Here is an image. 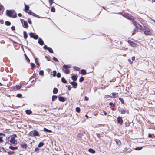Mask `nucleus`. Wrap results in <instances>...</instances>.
Here are the masks:
<instances>
[{
  "instance_id": "f704fd0d",
  "label": "nucleus",
  "mask_w": 155,
  "mask_h": 155,
  "mask_svg": "<svg viewBox=\"0 0 155 155\" xmlns=\"http://www.w3.org/2000/svg\"><path fill=\"white\" fill-rule=\"evenodd\" d=\"M62 70L67 74H68L70 73V70H69V69H67L64 70L63 69H62Z\"/></svg>"
},
{
  "instance_id": "4d7b16f0",
  "label": "nucleus",
  "mask_w": 155,
  "mask_h": 155,
  "mask_svg": "<svg viewBox=\"0 0 155 155\" xmlns=\"http://www.w3.org/2000/svg\"><path fill=\"white\" fill-rule=\"evenodd\" d=\"M12 137L14 138H16L17 137V135L16 134H14L12 135H11Z\"/></svg>"
},
{
  "instance_id": "4c0bfd02",
  "label": "nucleus",
  "mask_w": 155,
  "mask_h": 155,
  "mask_svg": "<svg viewBox=\"0 0 155 155\" xmlns=\"http://www.w3.org/2000/svg\"><path fill=\"white\" fill-rule=\"evenodd\" d=\"M143 148V147H136L135 150H141Z\"/></svg>"
},
{
  "instance_id": "680f3d73",
  "label": "nucleus",
  "mask_w": 155,
  "mask_h": 155,
  "mask_svg": "<svg viewBox=\"0 0 155 155\" xmlns=\"http://www.w3.org/2000/svg\"><path fill=\"white\" fill-rule=\"evenodd\" d=\"M48 47L46 45H45L43 46V48L44 49L47 50Z\"/></svg>"
},
{
  "instance_id": "7c9ffc66",
  "label": "nucleus",
  "mask_w": 155,
  "mask_h": 155,
  "mask_svg": "<svg viewBox=\"0 0 155 155\" xmlns=\"http://www.w3.org/2000/svg\"><path fill=\"white\" fill-rule=\"evenodd\" d=\"M44 143L42 142H40L38 145V147L39 148L41 147L44 145Z\"/></svg>"
},
{
  "instance_id": "39448f33",
  "label": "nucleus",
  "mask_w": 155,
  "mask_h": 155,
  "mask_svg": "<svg viewBox=\"0 0 155 155\" xmlns=\"http://www.w3.org/2000/svg\"><path fill=\"white\" fill-rule=\"evenodd\" d=\"M30 37L33 38L34 39L36 40L38 38V36L35 33L31 32L29 33Z\"/></svg>"
},
{
  "instance_id": "bf43d9fd",
  "label": "nucleus",
  "mask_w": 155,
  "mask_h": 155,
  "mask_svg": "<svg viewBox=\"0 0 155 155\" xmlns=\"http://www.w3.org/2000/svg\"><path fill=\"white\" fill-rule=\"evenodd\" d=\"M53 60L54 61H56V62H58L59 61L57 59V58L55 57H53Z\"/></svg>"
},
{
  "instance_id": "a19ab883",
  "label": "nucleus",
  "mask_w": 155,
  "mask_h": 155,
  "mask_svg": "<svg viewBox=\"0 0 155 155\" xmlns=\"http://www.w3.org/2000/svg\"><path fill=\"white\" fill-rule=\"evenodd\" d=\"M109 104L111 107H114L116 105V104L115 102L113 103V102H110L109 103Z\"/></svg>"
},
{
  "instance_id": "774afa93",
  "label": "nucleus",
  "mask_w": 155,
  "mask_h": 155,
  "mask_svg": "<svg viewBox=\"0 0 155 155\" xmlns=\"http://www.w3.org/2000/svg\"><path fill=\"white\" fill-rule=\"evenodd\" d=\"M128 61L129 62L130 64H131L133 63V61H131L130 59H128Z\"/></svg>"
},
{
  "instance_id": "a211bd4d",
  "label": "nucleus",
  "mask_w": 155,
  "mask_h": 155,
  "mask_svg": "<svg viewBox=\"0 0 155 155\" xmlns=\"http://www.w3.org/2000/svg\"><path fill=\"white\" fill-rule=\"evenodd\" d=\"M118 93H116L113 92L111 94L112 98H116L118 96Z\"/></svg>"
},
{
  "instance_id": "e433bc0d",
  "label": "nucleus",
  "mask_w": 155,
  "mask_h": 155,
  "mask_svg": "<svg viewBox=\"0 0 155 155\" xmlns=\"http://www.w3.org/2000/svg\"><path fill=\"white\" fill-rule=\"evenodd\" d=\"M47 50L49 53H53V51L51 48L49 47Z\"/></svg>"
},
{
  "instance_id": "a18cd8bd",
  "label": "nucleus",
  "mask_w": 155,
  "mask_h": 155,
  "mask_svg": "<svg viewBox=\"0 0 155 155\" xmlns=\"http://www.w3.org/2000/svg\"><path fill=\"white\" fill-rule=\"evenodd\" d=\"M84 78L82 77V76H81L79 79V81L80 82H83V81H84Z\"/></svg>"
},
{
  "instance_id": "4468645a",
  "label": "nucleus",
  "mask_w": 155,
  "mask_h": 155,
  "mask_svg": "<svg viewBox=\"0 0 155 155\" xmlns=\"http://www.w3.org/2000/svg\"><path fill=\"white\" fill-rule=\"evenodd\" d=\"M144 33L146 35H150L151 32L150 30H145V29L144 30Z\"/></svg>"
},
{
  "instance_id": "de8ad7c7",
  "label": "nucleus",
  "mask_w": 155,
  "mask_h": 155,
  "mask_svg": "<svg viewBox=\"0 0 155 155\" xmlns=\"http://www.w3.org/2000/svg\"><path fill=\"white\" fill-rule=\"evenodd\" d=\"M31 69L33 70L35 66V64L34 63H31Z\"/></svg>"
},
{
  "instance_id": "ddd939ff",
  "label": "nucleus",
  "mask_w": 155,
  "mask_h": 155,
  "mask_svg": "<svg viewBox=\"0 0 155 155\" xmlns=\"http://www.w3.org/2000/svg\"><path fill=\"white\" fill-rule=\"evenodd\" d=\"M20 146L23 149H26L28 147L27 145L25 143H23V142L21 143Z\"/></svg>"
},
{
  "instance_id": "bb28decb",
  "label": "nucleus",
  "mask_w": 155,
  "mask_h": 155,
  "mask_svg": "<svg viewBox=\"0 0 155 155\" xmlns=\"http://www.w3.org/2000/svg\"><path fill=\"white\" fill-rule=\"evenodd\" d=\"M81 74L83 75H86L87 73L86 70L84 69H81Z\"/></svg>"
},
{
  "instance_id": "c85d7f7f",
  "label": "nucleus",
  "mask_w": 155,
  "mask_h": 155,
  "mask_svg": "<svg viewBox=\"0 0 155 155\" xmlns=\"http://www.w3.org/2000/svg\"><path fill=\"white\" fill-rule=\"evenodd\" d=\"M132 22L133 24L135 26L136 28L138 27L137 25L139 23L137 22L134 21V20H132Z\"/></svg>"
},
{
  "instance_id": "dca6fc26",
  "label": "nucleus",
  "mask_w": 155,
  "mask_h": 155,
  "mask_svg": "<svg viewBox=\"0 0 155 155\" xmlns=\"http://www.w3.org/2000/svg\"><path fill=\"white\" fill-rule=\"evenodd\" d=\"M21 85H16L15 86H14L13 87V88L14 89H16L17 90H19L21 88Z\"/></svg>"
},
{
  "instance_id": "37998d69",
  "label": "nucleus",
  "mask_w": 155,
  "mask_h": 155,
  "mask_svg": "<svg viewBox=\"0 0 155 155\" xmlns=\"http://www.w3.org/2000/svg\"><path fill=\"white\" fill-rule=\"evenodd\" d=\"M39 74L40 76H43L44 74V71L42 70H40L39 72Z\"/></svg>"
},
{
  "instance_id": "f8f14e48",
  "label": "nucleus",
  "mask_w": 155,
  "mask_h": 155,
  "mask_svg": "<svg viewBox=\"0 0 155 155\" xmlns=\"http://www.w3.org/2000/svg\"><path fill=\"white\" fill-rule=\"evenodd\" d=\"M78 76L77 74H74L71 76V79L73 81H75L77 80Z\"/></svg>"
},
{
  "instance_id": "9d476101",
  "label": "nucleus",
  "mask_w": 155,
  "mask_h": 155,
  "mask_svg": "<svg viewBox=\"0 0 155 155\" xmlns=\"http://www.w3.org/2000/svg\"><path fill=\"white\" fill-rule=\"evenodd\" d=\"M85 134V132L84 131L81 132L80 133H79L77 136V137L79 138V139H81V137Z\"/></svg>"
},
{
  "instance_id": "864d4df0",
  "label": "nucleus",
  "mask_w": 155,
  "mask_h": 155,
  "mask_svg": "<svg viewBox=\"0 0 155 155\" xmlns=\"http://www.w3.org/2000/svg\"><path fill=\"white\" fill-rule=\"evenodd\" d=\"M61 74L60 72H58L56 75L57 78H59L61 77Z\"/></svg>"
},
{
  "instance_id": "7ed1b4c3",
  "label": "nucleus",
  "mask_w": 155,
  "mask_h": 155,
  "mask_svg": "<svg viewBox=\"0 0 155 155\" xmlns=\"http://www.w3.org/2000/svg\"><path fill=\"white\" fill-rule=\"evenodd\" d=\"M20 21H21L22 26L25 28H27L28 27V23L26 21L22 19H20Z\"/></svg>"
},
{
  "instance_id": "ea45409f",
  "label": "nucleus",
  "mask_w": 155,
  "mask_h": 155,
  "mask_svg": "<svg viewBox=\"0 0 155 155\" xmlns=\"http://www.w3.org/2000/svg\"><path fill=\"white\" fill-rule=\"evenodd\" d=\"M73 68L75 71H79L80 70V68L79 67H77L76 66H73Z\"/></svg>"
},
{
  "instance_id": "c03bdc74",
  "label": "nucleus",
  "mask_w": 155,
  "mask_h": 155,
  "mask_svg": "<svg viewBox=\"0 0 155 155\" xmlns=\"http://www.w3.org/2000/svg\"><path fill=\"white\" fill-rule=\"evenodd\" d=\"M25 48H26V49H27L29 50L30 52L31 53V54L34 57H35V55H34V54H33V53L32 52V51H31V50L30 49H29V48H28L27 47V46H25Z\"/></svg>"
},
{
  "instance_id": "8fccbe9b",
  "label": "nucleus",
  "mask_w": 155,
  "mask_h": 155,
  "mask_svg": "<svg viewBox=\"0 0 155 155\" xmlns=\"http://www.w3.org/2000/svg\"><path fill=\"white\" fill-rule=\"evenodd\" d=\"M16 97L18 98H21L22 97V95L21 93H18L17 94Z\"/></svg>"
},
{
  "instance_id": "5fc2aeb1",
  "label": "nucleus",
  "mask_w": 155,
  "mask_h": 155,
  "mask_svg": "<svg viewBox=\"0 0 155 155\" xmlns=\"http://www.w3.org/2000/svg\"><path fill=\"white\" fill-rule=\"evenodd\" d=\"M29 7L28 5L26 6V10H24L25 12H28V11L29 10Z\"/></svg>"
},
{
  "instance_id": "6ab92c4d",
  "label": "nucleus",
  "mask_w": 155,
  "mask_h": 155,
  "mask_svg": "<svg viewBox=\"0 0 155 155\" xmlns=\"http://www.w3.org/2000/svg\"><path fill=\"white\" fill-rule=\"evenodd\" d=\"M35 62L36 64L37 65V67H38L40 65L39 62L38 61V58H35Z\"/></svg>"
},
{
  "instance_id": "5701e85b",
  "label": "nucleus",
  "mask_w": 155,
  "mask_h": 155,
  "mask_svg": "<svg viewBox=\"0 0 155 155\" xmlns=\"http://www.w3.org/2000/svg\"><path fill=\"white\" fill-rule=\"evenodd\" d=\"M78 85V84L77 83V82L74 81V83L72 85V87L74 88H76L77 87Z\"/></svg>"
},
{
  "instance_id": "c9c22d12",
  "label": "nucleus",
  "mask_w": 155,
  "mask_h": 155,
  "mask_svg": "<svg viewBox=\"0 0 155 155\" xmlns=\"http://www.w3.org/2000/svg\"><path fill=\"white\" fill-rule=\"evenodd\" d=\"M43 130L45 132H48V133H51V132H52L51 130H49L47 128H44Z\"/></svg>"
},
{
  "instance_id": "2f4dec72",
  "label": "nucleus",
  "mask_w": 155,
  "mask_h": 155,
  "mask_svg": "<svg viewBox=\"0 0 155 155\" xmlns=\"http://www.w3.org/2000/svg\"><path fill=\"white\" fill-rule=\"evenodd\" d=\"M58 98L57 96L53 95L52 97V100L53 101H55Z\"/></svg>"
},
{
  "instance_id": "4be33fe9",
  "label": "nucleus",
  "mask_w": 155,
  "mask_h": 155,
  "mask_svg": "<svg viewBox=\"0 0 155 155\" xmlns=\"http://www.w3.org/2000/svg\"><path fill=\"white\" fill-rule=\"evenodd\" d=\"M9 149L12 150H17L18 149V147H14L13 146L11 145L9 147Z\"/></svg>"
},
{
  "instance_id": "412c9836",
  "label": "nucleus",
  "mask_w": 155,
  "mask_h": 155,
  "mask_svg": "<svg viewBox=\"0 0 155 155\" xmlns=\"http://www.w3.org/2000/svg\"><path fill=\"white\" fill-rule=\"evenodd\" d=\"M88 151L91 153L94 154L95 153V150L91 148H90L88 149Z\"/></svg>"
},
{
  "instance_id": "e2e57ef3",
  "label": "nucleus",
  "mask_w": 155,
  "mask_h": 155,
  "mask_svg": "<svg viewBox=\"0 0 155 155\" xmlns=\"http://www.w3.org/2000/svg\"><path fill=\"white\" fill-rule=\"evenodd\" d=\"M11 29L12 31H15V26H12L11 27Z\"/></svg>"
},
{
  "instance_id": "6e6552de",
  "label": "nucleus",
  "mask_w": 155,
  "mask_h": 155,
  "mask_svg": "<svg viewBox=\"0 0 155 155\" xmlns=\"http://www.w3.org/2000/svg\"><path fill=\"white\" fill-rule=\"evenodd\" d=\"M117 123L120 125H122L123 123V120L121 117L118 116L117 119Z\"/></svg>"
},
{
  "instance_id": "c756f323",
  "label": "nucleus",
  "mask_w": 155,
  "mask_h": 155,
  "mask_svg": "<svg viewBox=\"0 0 155 155\" xmlns=\"http://www.w3.org/2000/svg\"><path fill=\"white\" fill-rule=\"evenodd\" d=\"M155 137L154 134H151L150 133H149L148 134V137L150 138H153Z\"/></svg>"
},
{
  "instance_id": "69168bd1",
  "label": "nucleus",
  "mask_w": 155,
  "mask_h": 155,
  "mask_svg": "<svg viewBox=\"0 0 155 155\" xmlns=\"http://www.w3.org/2000/svg\"><path fill=\"white\" fill-rule=\"evenodd\" d=\"M71 88L72 87L71 85H68V90L70 91L71 89Z\"/></svg>"
},
{
  "instance_id": "0eeeda50",
  "label": "nucleus",
  "mask_w": 155,
  "mask_h": 155,
  "mask_svg": "<svg viewBox=\"0 0 155 155\" xmlns=\"http://www.w3.org/2000/svg\"><path fill=\"white\" fill-rule=\"evenodd\" d=\"M10 142L12 144H16L17 143V141L14 138L11 137L10 140Z\"/></svg>"
},
{
  "instance_id": "2eb2a0df",
  "label": "nucleus",
  "mask_w": 155,
  "mask_h": 155,
  "mask_svg": "<svg viewBox=\"0 0 155 155\" xmlns=\"http://www.w3.org/2000/svg\"><path fill=\"white\" fill-rule=\"evenodd\" d=\"M138 27H136V28H139L141 30H144L145 29V27L144 26V28H143L142 25H141L139 23L138 25H137Z\"/></svg>"
},
{
  "instance_id": "72a5a7b5",
  "label": "nucleus",
  "mask_w": 155,
  "mask_h": 155,
  "mask_svg": "<svg viewBox=\"0 0 155 155\" xmlns=\"http://www.w3.org/2000/svg\"><path fill=\"white\" fill-rule=\"evenodd\" d=\"M61 82L64 83L65 84L67 83V81L64 77H62L61 78Z\"/></svg>"
},
{
  "instance_id": "f3484780",
  "label": "nucleus",
  "mask_w": 155,
  "mask_h": 155,
  "mask_svg": "<svg viewBox=\"0 0 155 155\" xmlns=\"http://www.w3.org/2000/svg\"><path fill=\"white\" fill-rule=\"evenodd\" d=\"M114 140L115 141L116 143L117 146H119V145L121 144V142L120 140L115 139H114Z\"/></svg>"
},
{
  "instance_id": "6e6d98bb",
  "label": "nucleus",
  "mask_w": 155,
  "mask_h": 155,
  "mask_svg": "<svg viewBox=\"0 0 155 155\" xmlns=\"http://www.w3.org/2000/svg\"><path fill=\"white\" fill-rule=\"evenodd\" d=\"M137 31V30L136 29V28H134V29L133 32L132 33V35H133L134 34H135L136 33V32Z\"/></svg>"
},
{
  "instance_id": "3c124183",
  "label": "nucleus",
  "mask_w": 155,
  "mask_h": 155,
  "mask_svg": "<svg viewBox=\"0 0 155 155\" xmlns=\"http://www.w3.org/2000/svg\"><path fill=\"white\" fill-rule=\"evenodd\" d=\"M126 111L125 110H124L123 109H121L120 110L121 114H124L125 113Z\"/></svg>"
},
{
  "instance_id": "aec40b11",
  "label": "nucleus",
  "mask_w": 155,
  "mask_h": 155,
  "mask_svg": "<svg viewBox=\"0 0 155 155\" xmlns=\"http://www.w3.org/2000/svg\"><path fill=\"white\" fill-rule=\"evenodd\" d=\"M23 36H24V38L25 39V40L26 39H27V38L28 37V34L27 33V32L25 31H23Z\"/></svg>"
},
{
  "instance_id": "338daca9",
  "label": "nucleus",
  "mask_w": 155,
  "mask_h": 155,
  "mask_svg": "<svg viewBox=\"0 0 155 155\" xmlns=\"http://www.w3.org/2000/svg\"><path fill=\"white\" fill-rule=\"evenodd\" d=\"M28 23L30 24H32V21L31 19H30L29 18H28Z\"/></svg>"
},
{
  "instance_id": "58836bf2",
  "label": "nucleus",
  "mask_w": 155,
  "mask_h": 155,
  "mask_svg": "<svg viewBox=\"0 0 155 155\" xmlns=\"http://www.w3.org/2000/svg\"><path fill=\"white\" fill-rule=\"evenodd\" d=\"M5 25L7 26H9L11 25V23L10 21H7L5 22Z\"/></svg>"
},
{
  "instance_id": "f03ea898",
  "label": "nucleus",
  "mask_w": 155,
  "mask_h": 155,
  "mask_svg": "<svg viewBox=\"0 0 155 155\" xmlns=\"http://www.w3.org/2000/svg\"><path fill=\"white\" fill-rule=\"evenodd\" d=\"M28 135L29 136L31 137L40 136L39 132L37 130H35L30 132L29 133Z\"/></svg>"
},
{
  "instance_id": "603ef678",
  "label": "nucleus",
  "mask_w": 155,
  "mask_h": 155,
  "mask_svg": "<svg viewBox=\"0 0 155 155\" xmlns=\"http://www.w3.org/2000/svg\"><path fill=\"white\" fill-rule=\"evenodd\" d=\"M51 11L52 12H55V8L54 6H52L51 8Z\"/></svg>"
},
{
  "instance_id": "09e8293b",
  "label": "nucleus",
  "mask_w": 155,
  "mask_h": 155,
  "mask_svg": "<svg viewBox=\"0 0 155 155\" xmlns=\"http://www.w3.org/2000/svg\"><path fill=\"white\" fill-rule=\"evenodd\" d=\"M118 99L121 102V103L122 104H124V101L122 98H121L120 97H119Z\"/></svg>"
},
{
  "instance_id": "9b49d317",
  "label": "nucleus",
  "mask_w": 155,
  "mask_h": 155,
  "mask_svg": "<svg viewBox=\"0 0 155 155\" xmlns=\"http://www.w3.org/2000/svg\"><path fill=\"white\" fill-rule=\"evenodd\" d=\"M38 42L41 46H42L44 44V41L40 38H38Z\"/></svg>"
},
{
  "instance_id": "473e14b6",
  "label": "nucleus",
  "mask_w": 155,
  "mask_h": 155,
  "mask_svg": "<svg viewBox=\"0 0 155 155\" xmlns=\"http://www.w3.org/2000/svg\"><path fill=\"white\" fill-rule=\"evenodd\" d=\"M71 67V66L68 65H63V68L65 69H67Z\"/></svg>"
},
{
  "instance_id": "f257e3e1",
  "label": "nucleus",
  "mask_w": 155,
  "mask_h": 155,
  "mask_svg": "<svg viewBox=\"0 0 155 155\" xmlns=\"http://www.w3.org/2000/svg\"><path fill=\"white\" fill-rule=\"evenodd\" d=\"M6 15L10 18H15L17 17V14L15 11L12 10H7L6 11Z\"/></svg>"
},
{
  "instance_id": "a878e982",
  "label": "nucleus",
  "mask_w": 155,
  "mask_h": 155,
  "mask_svg": "<svg viewBox=\"0 0 155 155\" xmlns=\"http://www.w3.org/2000/svg\"><path fill=\"white\" fill-rule=\"evenodd\" d=\"M32 15L33 16L36 17H37L39 18H44V17H42L39 16L38 15H37L36 14H35V13L33 12V14H32Z\"/></svg>"
},
{
  "instance_id": "0e129e2a",
  "label": "nucleus",
  "mask_w": 155,
  "mask_h": 155,
  "mask_svg": "<svg viewBox=\"0 0 155 155\" xmlns=\"http://www.w3.org/2000/svg\"><path fill=\"white\" fill-rule=\"evenodd\" d=\"M39 150V149L38 147H36L34 150V151L35 152H37V153H38V151Z\"/></svg>"
},
{
  "instance_id": "cd10ccee",
  "label": "nucleus",
  "mask_w": 155,
  "mask_h": 155,
  "mask_svg": "<svg viewBox=\"0 0 155 155\" xmlns=\"http://www.w3.org/2000/svg\"><path fill=\"white\" fill-rule=\"evenodd\" d=\"M58 89L57 88L54 87L53 90V93L54 94H56L58 93Z\"/></svg>"
},
{
  "instance_id": "052dcab7",
  "label": "nucleus",
  "mask_w": 155,
  "mask_h": 155,
  "mask_svg": "<svg viewBox=\"0 0 155 155\" xmlns=\"http://www.w3.org/2000/svg\"><path fill=\"white\" fill-rule=\"evenodd\" d=\"M27 13H28V14H29L30 15H32V14H33V12H32L31 11L29 10V11L28 12H28H27Z\"/></svg>"
},
{
  "instance_id": "423d86ee",
  "label": "nucleus",
  "mask_w": 155,
  "mask_h": 155,
  "mask_svg": "<svg viewBox=\"0 0 155 155\" xmlns=\"http://www.w3.org/2000/svg\"><path fill=\"white\" fill-rule=\"evenodd\" d=\"M127 42L131 46L133 47H137V45L134 43L133 41L130 40H128Z\"/></svg>"
},
{
  "instance_id": "393cba45",
  "label": "nucleus",
  "mask_w": 155,
  "mask_h": 155,
  "mask_svg": "<svg viewBox=\"0 0 155 155\" xmlns=\"http://www.w3.org/2000/svg\"><path fill=\"white\" fill-rule=\"evenodd\" d=\"M26 113L28 115H30L32 114V111L31 110L27 109L25 111Z\"/></svg>"
},
{
  "instance_id": "79ce46f5",
  "label": "nucleus",
  "mask_w": 155,
  "mask_h": 155,
  "mask_svg": "<svg viewBox=\"0 0 155 155\" xmlns=\"http://www.w3.org/2000/svg\"><path fill=\"white\" fill-rule=\"evenodd\" d=\"M57 74V72L55 70H54L52 71V76L53 77H54L56 76V75Z\"/></svg>"
},
{
  "instance_id": "49530a36",
  "label": "nucleus",
  "mask_w": 155,
  "mask_h": 155,
  "mask_svg": "<svg viewBox=\"0 0 155 155\" xmlns=\"http://www.w3.org/2000/svg\"><path fill=\"white\" fill-rule=\"evenodd\" d=\"M81 109L79 107H77L76 108V111L78 113H80V112Z\"/></svg>"
},
{
  "instance_id": "13d9d810",
  "label": "nucleus",
  "mask_w": 155,
  "mask_h": 155,
  "mask_svg": "<svg viewBox=\"0 0 155 155\" xmlns=\"http://www.w3.org/2000/svg\"><path fill=\"white\" fill-rule=\"evenodd\" d=\"M7 153L9 155H11L14 154L15 152H12L11 151H9L7 152Z\"/></svg>"
},
{
  "instance_id": "20e7f679",
  "label": "nucleus",
  "mask_w": 155,
  "mask_h": 155,
  "mask_svg": "<svg viewBox=\"0 0 155 155\" xmlns=\"http://www.w3.org/2000/svg\"><path fill=\"white\" fill-rule=\"evenodd\" d=\"M122 15L123 16L127 18V19L129 20H134V17L132 16L131 15H130L128 13H127L125 14V15Z\"/></svg>"
},
{
  "instance_id": "1a4fd4ad",
  "label": "nucleus",
  "mask_w": 155,
  "mask_h": 155,
  "mask_svg": "<svg viewBox=\"0 0 155 155\" xmlns=\"http://www.w3.org/2000/svg\"><path fill=\"white\" fill-rule=\"evenodd\" d=\"M58 99L59 101L62 102H64L65 101L66 98L64 97L59 95L58 96Z\"/></svg>"
},
{
  "instance_id": "b1692460",
  "label": "nucleus",
  "mask_w": 155,
  "mask_h": 155,
  "mask_svg": "<svg viewBox=\"0 0 155 155\" xmlns=\"http://www.w3.org/2000/svg\"><path fill=\"white\" fill-rule=\"evenodd\" d=\"M24 56H25V58L26 61H27V62L28 63H29L30 61V60L29 59V58L27 56V55H26V54H24Z\"/></svg>"
}]
</instances>
